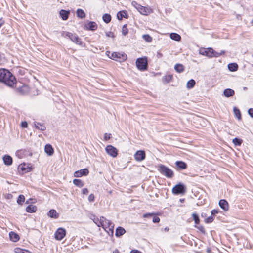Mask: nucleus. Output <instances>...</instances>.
I'll return each instance as SVG.
<instances>
[{"label": "nucleus", "mask_w": 253, "mask_h": 253, "mask_svg": "<svg viewBox=\"0 0 253 253\" xmlns=\"http://www.w3.org/2000/svg\"><path fill=\"white\" fill-rule=\"evenodd\" d=\"M18 169L19 172L22 174L26 173L31 170V168L25 163L20 164Z\"/></svg>", "instance_id": "12"}, {"label": "nucleus", "mask_w": 253, "mask_h": 253, "mask_svg": "<svg viewBox=\"0 0 253 253\" xmlns=\"http://www.w3.org/2000/svg\"><path fill=\"white\" fill-rule=\"evenodd\" d=\"M218 210H215V209H214V210H212L211 211V215H214L215 214H217L218 213Z\"/></svg>", "instance_id": "56"}, {"label": "nucleus", "mask_w": 253, "mask_h": 253, "mask_svg": "<svg viewBox=\"0 0 253 253\" xmlns=\"http://www.w3.org/2000/svg\"><path fill=\"white\" fill-rule=\"evenodd\" d=\"M48 215L51 218L57 219L59 217L58 213H57L56 211L53 209L50 210L48 213Z\"/></svg>", "instance_id": "27"}, {"label": "nucleus", "mask_w": 253, "mask_h": 253, "mask_svg": "<svg viewBox=\"0 0 253 253\" xmlns=\"http://www.w3.org/2000/svg\"><path fill=\"white\" fill-rule=\"evenodd\" d=\"M163 55L162 53L160 52H157V56L158 58H162L163 57Z\"/></svg>", "instance_id": "58"}, {"label": "nucleus", "mask_w": 253, "mask_h": 253, "mask_svg": "<svg viewBox=\"0 0 253 253\" xmlns=\"http://www.w3.org/2000/svg\"><path fill=\"white\" fill-rule=\"evenodd\" d=\"M160 221V219L158 216H154L153 218V222L154 223H159Z\"/></svg>", "instance_id": "51"}, {"label": "nucleus", "mask_w": 253, "mask_h": 253, "mask_svg": "<svg viewBox=\"0 0 253 253\" xmlns=\"http://www.w3.org/2000/svg\"><path fill=\"white\" fill-rule=\"evenodd\" d=\"M122 34L124 35H126L128 33V30L127 28V25L125 24L123 26L122 29Z\"/></svg>", "instance_id": "42"}, {"label": "nucleus", "mask_w": 253, "mask_h": 253, "mask_svg": "<svg viewBox=\"0 0 253 253\" xmlns=\"http://www.w3.org/2000/svg\"><path fill=\"white\" fill-rule=\"evenodd\" d=\"M126 233L125 229L122 227L119 226L116 228L115 236L117 237H119Z\"/></svg>", "instance_id": "23"}, {"label": "nucleus", "mask_w": 253, "mask_h": 253, "mask_svg": "<svg viewBox=\"0 0 253 253\" xmlns=\"http://www.w3.org/2000/svg\"><path fill=\"white\" fill-rule=\"evenodd\" d=\"M63 36L65 37L69 38L73 42L76 44L82 45L83 44V42L81 40V39L75 33L65 32L63 33Z\"/></svg>", "instance_id": "7"}, {"label": "nucleus", "mask_w": 253, "mask_h": 253, "mask_svg": "<svg viewBox=\"0 0 253 253\" xmlns=\"http://www.w3.org/2000/svg\"><path fill=\"white\" fill-rule=\"evenodd\" d=\"M192 218L195 222V225H198L200 223V219L198 217V215L196 213H193Z\"/></svg>", "instance_id": "38"}, {"label": "nucleus", "mask_w": 253, "mask_h": 253, "mask_svg": "<svg viewBox=\"0 0 253 253\" xmlns=\"http://www.w3.org/2000/svg\"><path fill=\"white\" fill-rule=\"evenodd\" d=\"M35 127L36 128H37L38 129H39L40 130L44 131L46 129V126L42 123H39V122L35 123Z\"/></svg>", "instance_id": "32"}, {"label": "nucleus", "mask_w": 253, "mask_h": 253, "mask_svg": "<svg viewBox=\"0 0 253 253\" xmlns=\"http://www.w3.org/2000/svg\"><path fill=\"white\" fill-rule=\"evenodd\" d=\"M26 253H32L31 252H30L29 250H26V251H25Z\"/></svg>", "instance_id": "60"}, {"label": "nucleus", "mask_w": 253, "mask_h": 253, "mask_svg": "<svg viewBox=\"0 0 253 253\" xmlns=\"http://www.w3.org/2000/svg\"><path fill=\"white\" fill-rule=\"evenodd\" d=\"M73 182L74 185L79 187H82L84 185L83 181L79 179H75L73 180Z\"/></svg>", "instance_id": "34"}, {"label": "nucleus", "mask_w": 253, "mask_h": 253, "mask_svg": "<svg viewBox=\"0 0 253 253\" xmlns=\"http://www.w3.org/2000/svg\"><path fill=\"white\" fill-rule=\"evenodd\" d=\"M28 154V151L26 149H21L16 151V155L19 158H23L27 156Z\"/></svg>", "instance_id": "19"}, {"label": "nucleus", "mask_w": 253, "mask_h": 253, "mask_svg": "<svg viewBox=\"0 0 253 253\" xmlns=\"http://www.w3.org/2000/svg\"><path fill=\"white\" fill-rule=\"evenodd\" d=\"M224 51L219 53L215 52L212 48H203L200 49V53L201 55L208 56L209 57H218L222 54H224Z\"/></svg>", "instance_id": "4"}, {"label": "nucleus", "mask_w": 253, "mask_h": 253, "mask_svg": "<svg viewBox=\"0 0 253 253\" xmlns=\"http://www.w3.org/2000/svg\"><path fill=\"white\" fill-rule=\"evenodd\" d=\"M103 20L106 23H109L111 20V16L109 14H105L102 17Z\"/></svg>", "instance_id": "36"}, {"label": "nucleus", "mask_w": 253, "mask_h": 253, "mask_svg": "<svg viewBox=\"0 0 253 253\" xmlns=\"http://www.w3.org/2000/svg\"><path fill=\"white\" fill-rule=\"evenodd\" d=\"M143 38L148 42H151L152 41V38L148 34L144 35Z\"/></svg>", "instance_id": "44"}, {"label": "nucleus", "mask_w": 253, "mask_h": 253, "mask_svg": "<svg viewBox=\"0 0 253 253\" xmlns=\"http://www.w3.org/2000/svg\"><path fill=\"white\" fill-rule=\"evenodd\" d=\"M9 237L10 240L14 242H17L20 239L19 235L13 231L9 233Z\"/></svg>", "instance_id": "26"}, {"label": "nucleus", "mask_w": 253, "mask_h": 253, "mask_svg": "<svg viewBox=\"0 0 253 253\" xmlns=\"http://www.w3.org/2000/svg\"><path fill=\"white\" fill-rule=\"evenodd\" d=\"M94 195L93 194H90L88 196V200L90 202H92L94 200Z\"/></svg>", "instance_id": "52"}, {"label": "nucleus", "mask_w": 253, "mask_h": 253, "mask_svg": "<svg viewBox=\"0 0 253 253\" xmlns=\"http://www.w3.org/2000/svg\"><path fill=\"white\" fill-rule=\"evenodd\" d=\"M106 153L113 158H116L118 156V151L116 148L111 145H107L105 148Z\"/></svg>", "instance_id": "9"}, {"label": "nucleus", "mask_w": 253, "mask_h": 253, "mask_svg": "<svg viewBox=\"0 0 253 253\" xmlns=\"http://www.w3.org/2000/svg\"><path fill=\"white\" fill-rule=\"evenodd\" d=\"M14 251L15 253H26V250L20 247H16L14 248Z\"/></svg>", "instance_id": "43"}, {"label": "nucleus", "mask_w": 253, "mask_h": 253, "mask_svg": "<svg viewBox=\"0 0 253 253\" xmlns=\"http://www.w3.org/2000/svg\"><path fill=\"white\" fill-rule=\"evenodd\" d=\"M82 192L84 194L87 195L88 193V190L87 188H84L82 190Z\"/></svg>", "instance_id": "55"}, {"label": "nucleus", "mask_w": 253, "mask_h": 253, "mask_svg": "<svg viewBox=\"0 0 253 253\" xmlns=\"http://www.w3.org/2000/svg\"><path fill=\"white\" fill-rule=\"evenodd\" d=\"M195 80L191 79L187 83V87L189 89L192 88L195 86Z\"/></svg>", "instance_id": "37"}, {"label": "nucleus", "mask_w": 253, "mask_h": 253, "mask_svg": "<svg viewBox=\"0 0 253 253\" xmlns=\"http://www.w3.org/2000/svg\"><path fill=\"white\" fill-rule=\"evenodd\" d=\"M232 142L235 145L240 146L243 142V140L238 138H235L233 139Z\"/></svg>", "instance_id": "41"}, {"label": "nucleus", "mask_w": 253, "mask_h": 253, "mask_svg": "<svg viewBox=\"0 0 253 253\" xmlns=\"http://www.w3.org/2000/svg\"><path fill=\"white\" fill-rule=\"evenodd\" d=\"M186 191V190L185 186L181 183L176 184L173 187L172 189V192L174 195H183L185 193Z\"/></svg>", "instance_id": "8"}, {"label": "nucleus", "mask_w": 253, "mask_h": 253, "mask_svg": "<svg viewBox=\"0 0 253 253\" xmlns=\"http://www.w3.org/2000/svg\"><path fill=\"white\" fill-rule=\"evenodd\" d=\"M0 82L8 86L14 87L17 81L10 71L5 69H0Z\"/></svg>", "instance_id": "2"}, {"label": "nucleus", "mask_w": 253, "mask_h": 253, "mask_svg": "<svg viewBox=\"0 0 253 253\" xmlns=\"http://www.w3.org/2000/svg\"><path fill=\"white\" fill-rule=\"evenodd\" d=\"M37 210V207L33 205H28L26 208V211L29 213L35 212Z\"/></svg>", "instance_id": "28"}, {"label": "nucleus", "mask_w": 253, "mask_h": 253, "mask_svg": "<svg viewBox=\"0 0 253 253\" xmlns=\"http://www.w3.org/2000/svg\"><path fill=\"white\" fill-rule=\"evenodd\" d=\"M135 63L137 69L141 71H146L148 69V60L146 56L137 59Z\"/></svg>", "instance_id": "6"}, {"label": "nucleus", "mask_w": 253, "mask_h": 253, "mask_svg": "<svg viewBox=\"0 0 253 253\" xmlns=\"http://www.w3.org/2000/svg\"><path fill=\"white\" fill-rule=\"evenodd\" d=\"M228 67L230 71L234 72L238 70V65L237 63H232L228 64Z\"/></svg>", "instance_id": "30"}, {"label": "nucleus", "mask_w": 253, "mask_h": 253, "mask_svg": "<svg viewBox=\"0 0 253 253\" xmlns=\"http://www.w3.org/2000/svg\"><path fill=\"white\" fill-rule=\"evenodd\" d=\"M106 35L109 37H112V38L114 37V33L112 32H108L106 33Z\"/></svg>", "instance_id": "53"}, {"label": "nucleus", "mask_w": 253, "mask_h": 253, "mask_svg": "<svg viewBox=\"0 0 253 253\" xmlns=\"http://www.w3.org/2000/svg\"><path fill=\"white\" fill-rule=\"evenodd\" d=\"M234 113L235 116L238 118V120H241V114L239 109L234 108Z\"/></svg>", "instance_id": "40"}, {"label": "nucleus", "mask_w": 253, "mask_h": 253, "mask_svg": "<svg viewBox=\"0 0 253 253\" xmlns=\"http://www.w3.org/2000/svg\"><path fill=\"white\" fill-rule=\"evenodd\" d=\"M113 253H120V252L118 249H116L115 251H113Z\"/></svg>", "instance_id": "59"}, {"label": "nucleus", "mask_w": 253, "mask_h": 253, "mask_svg": "<svg viewBox=\"0 0 253 253\" xmlns=\"http://www.w3.org/2000/svg\"><path fill=\"white\" fill-rule=\"evenodd\" d=\"M223 93L226 97H229L233 96L235 94V92L233 90L228 88L224 90Z\"/></svg>", "instance_id": "29"}, {"label": "nucleus", "mask_w": 253, "mask_h": 253, "mask_svg": "<svg viewBox=\"0 0 253 253\" xmlns=\"http://www.w3.org/2000/svg\"><path fill=\"white\" fill-rule=\"evenodd\" d=\"M3 160L4 164L6 166H10L13 162L12 158L9 155H4L3 157Z\"/></svg>", "instance_id": "21"}, {"label": "nucleus", "mask_w": 253, "mask_h": 253, "mask_svg": "<svg viewBox=\"0 0 253 253\" xmlns=\"http://www.w3.org/2000/svg\"><path fill=\"white\" fill-rule=\"evenodd\" d=\"M138 11L144 15H148L152 12V10L151 8L142 5Z\"/></svg>", "instance_id": "16"}, {"label": "nucleus", "mask_w": 253, "mask_h": 253, "mask_svg": "<svg viewBox=\"0 0 253 253\" xmlns=\"http://www.w3.org/2000/svg\"><path fill=\"white\" fill-rule=\"evenodd\" d=\"M131 4L133 6L136 8L137 9V10H138L140 7L141 6L140 4H138L136 1H134L132 2Z\"/></svg>", "instance_id": "47"}, {"label": "nucleus", "mask_w": 253, "mask_h": 253, "mask_svg": "<svg viewBox=\"0 0 253 253\" xmlns=\"http://www.w3.org/2000/svg\"><path fill=\"white\" fill-rule=\"evenodd\" d=\"M158 170L162 174L168 178H172L174 176L173 171L163 164L158 166Z\"/></svg>", "instance_id": "5"}, {"label": "nucleus", "mask_w": 253, "mask_h": 253, "mask_svg": "<svg viewBox=\"0 0 253 253\" xmlns=\"http://www.w3.org/2000/svg\"><path fill=\"white\" fill-rule=\"evenodd\" d=\"M213 217L212 215H211L205 219V222L206 223H211L213 221Z\"/></svg>", "instance_id": "46"}, {"label": "nucleus", "mask_w": 253, "mask_h": 253, "mask_svg": "<svg viewBox=\"0 0 253 253\" xmlns=\"http://www.w3.org/2000/svg\"><path fill=\"white\" fill-rule=\"evenodd\" d=\"M174 69L178 73H181L184 70V67L182 64H176L174 66Z\"/></svg>", "instance_id": "33"}, {"label": "nucleus", "mask_w": 253, "mask_h": 253, "mask_svg": "<svg viewBox=\"0 0 253 253\" xmlns=\"http://www.w3.org/2000/svg\"><path fill=\"white\" fill-rule=\"evenodd\" d=\"M194 227L195 228H197L202 233H204V234L205 233V228L204 227V226H198V225H195Z\"/></svg>", "instance_id": "45"}, {"label": "nucleus", "mask_w": 253, "mask_h": 253, "mask_svg": "<svg viewBox=\"0 0 253 253\" xmlns=\"http://www.w3.org/2000/svg\"><path fill=\"white\" fill-rule=\"evenodd\" d=\"M21 126L22 128H27L28 127V124L26 121H23L21 123Z\"/></svg>", "instance_id": "49"}, {"label": "nucleus", "mask_w": 253, "mask_h": 253, "mask_svg": "<svg viewBox=\"0 0 253 253\" xmlns=\"http://www.w3.org/2000/svg\"><path fill=\"white\" fill-rule=\"evenodd\" d=\"M248 113L250 116L253 118V108H250L248 110Z\"/></svg>", "instance_id": "54"}, {"label": "nucleus", "mask_w": 253, "mask_h": 253, "mask_svg": "<svg viewBox=\"0 0 253 253\" xmlns=\"http://www.w3.org/2000/svg\"><path fill=\"white\" fill-rule=\"evenodd\" d=\"M25 200V196L23 195H20L17 199V202L18 204L22 205Z\"/></svg>", "instance_id": "39"}, {"label": "nucleus", "mask_w": 253, "mask_h": 253, "mask_svg": "<svg viewBox=\"0 0 253 253\" xmlns=\"http://www.w3.org/2000/svg\"><path fill=\"white\" fill-rule=\"evenodd\" d=\"M251 24L252 26H253V19L251 20Z\"/></svg>", "instance_id": "61"}, {"label": "nucleus", "mask_w": 253, "mask_h": 253, "mask_svg": "<svg viewBox=\"0 0 253 253\" xmlns=\"http://www.w3.org/2000/svg\"><path fill=\"white\" fill-rule=\"evenodd\" d=\"M117 18L119 20H122V19L123 18L127 19L128 17V14L127 13V12L125 10H123V11L118 12L117 13Z\"/></svg>", "instance_id": "22"}, {"label": "nucleus", "mask_w": 253, "mask_h": 253, "mask_svg": "<svg viewBox=\"0 0 253 253\" xmlns=\"http://www.w3.org/2000/svg\"><path fill=\"white\" fill-rule=\"evenodd\" d=\"M111 137V134L110 133H105L104 136V139L105 141L109 140Z\"/></svg>", "instance_id": "48"}, {"label": "nucleus", "mask_w": 253, "mask_h": 253, "mask_svg": "<svg viewBox=\"0 0 253 253\" xmlns=\"http://www.w3.org/2000/svg\"><path fill=\"white\" fill-rule=\"evenodd\" d=\"M220 207L224 211H227L229 210V205L228 202L225 199H221L219 202Z\"/></svg>", "instance_id": "15"}, {"label": "nucleus", "mask_w": 253, "mask_h": 253, "mask_svg": "<svg viewBox=\"0 0 253 253\" xmlns=\"http://www.w3.org/2000/svg\"><path fill=\"white\" fill-rule=\"evenodd\" d=\"M170 37L172 40L177 42L180 41L181 39L180 35L175 33H171L170 34Z\"/></svg>", "instance_id": "31"}, {"label": "nucleus", "mask_w": 253, "mask_h": 253, "mask_svg": "<svg viewBox=\"0 0 253 253\" xmlns=\"http://www.w3.org/2000/svg\"><path fill=\"white\" fill-rule=\"evenodd\" d=\"M177 170L185 169L187 168V164L182 161H177L175 163Z\"/></svg>", "instance_id": "17"}, {"label": "nucleus", "mask_w": 253, "mask_h": 253, "mask_svg": "<svg viewBox=\"0 0 253 253\" xmlns=\"http://www.w3.org/2000/svg\"><path fill=\"white\" fill-rule=\"evenodd\" d=\"M60 15L63 20H66L69 17V11L62 9L60 11Z\"/></svg>", "instance_id": "24"}, {"label": "nucleus", "mask_w": 253, "mask_h": 253, "mask_svg": "<svg viewBox=\"0 0 253 253\" xmlns=\"http://www.w3.org/2000/svg\"><path fill=\"white\" fill-rule=\"evenodd\" d=\"M85 27L87 30L91 31L96 30L98 27L97 24L93 21L88 22L85 24Z\"/></svg>", "instance_id": "18"}, {"label": "nucleus", "mask_w": 253, "mask_h": 253, "mask_svg": "<svg viewBox=\"0 0 253 253\" xmlns=\"http://www.w3.org/2000/svg\"><path fill=\"white\" fill-rule=\"evenodd\" d=\"M66 235V230L62 228H58L55 232V238L57 240L60 241L64 238Z\"/></svg>", "instance_id": "10"}, {"label": "nucleus", "mask_w": 253, "mask_h": 253, "mask_svg": "<svg viewBox=\"0 0 253 253\" xmlns=\"http://www.w3.org/2000/svg\"><path fill=\"white\" fill-rule=\"evenodd\" d=\"M155 214L154 213H147L143 215V218H147L150 216H152L153 215H154Z\"/></svg>", "instance_id": "50"}, {"label": "nucleus", "mask_w": 253, "mask_h": 253, "mask_svg": "<svg viewBox=\"0 0 253 253\" xmlns=\"http://www.w3.org/2000/svg\"><path fill=\"white\" fill-rule=\"evenodd\" d=\"M90 219L98 227H102L110 236H113L114 225L111 220L104 216H100L99 218L95 215H92Z\"/></svg>", "instance_id": "1"}, {"label": "nucleus", "mask_w": 253, "mask_h": 253, "mask_svg": "<svg viewBox=\"0 0 253 253\" xmlns=\"http://www.w3.org/2000/svg\"><path fill=\"white\" fill-rule=\"evenodd\" d=\"M88 169L85 168L76 171L74 173V176L75 177H81L83 176H86L88 174Z\"/></svg>", "instance_id": "13"}, {"label": "nucleus", "mask_w": 253, "mask_h": 253, "mask_svg": "<svg viewBox=\"0 0 253 253\" xmlns=\"http://www.w3.org/2000/svg\"><path fill=\"white\" fill-rule=\"evenodd\" d=\"M16 90L21 94H27L30 92V87L27 85L23 84L21 86L18 87Z\"/></svg>", "instance_id": "14"}, {"label": "nucleus", "mask_w": 253, "mask_h": 253, "mask_svg": "<svg viewBox=\"0 0 253 253\" xmlns=\"http://www.w3.org/2000/svg\"><path fill=\"white\" fill-rule=\"evenodd\" d=\"M173 80V75L172 74H167L162 78V81L164 83L167 84L172 81Z\"/></svg>", "instance_id": "25"}, {"label": "nucleus", "mask_w": 253, "mask_h": 253, "mask_svg": "<svg viewBox=\"0 0 253 253\" xmlns=\"http://www.w3.org/2000/svg\"><path fill=\"white\" fill-rule=\"evenodd\" d=\"M76 13L77 16L80 18H84L85 17V12L81 9H78Z\"/></svg>", "instance_id": "35"}, {"label": "nucleus", "mask_w": 253, "mask_h": 253, "mask_svg": "<svg viewBox=\"0 0 253 253\" xmlns=\"http://www.w3.org/2000/svg\"><path fill=\"white\" fill-rule=\"evenodd\" d=\"M45 152L49 156H51L54 153V149L51 145L48 144L45 146Z\"/></svg>", "instance_id": "20"}, {"label": "nucleus", "mask_w": 253, "mask_h": 253, "mask_svg": "<svg viewBox=\"0 0 253 253\" xmlns=\"http://www.w3.org/2000/svg\"><path fill=\"white\" fill-rule=\"evenodd\" d=\"M107 56L111 59L119 62H123L127 60V56L124 52H114L111 53L107 51Z\"/></svg>", "instance_id": "3"}, {"label": "nucleus", "mask_w": 253, "mask_h": 253, "mask_svg": "<svg viewBox=\"0 0 253 253\" xmlns=\"http://www.w3.org/2000/svg\"><path fill=\"white\" fill-rule=\"evenodd\" d=\"M134 159L136 161L140 162L144 160L146 157L145 152L143 150L136 151L134 155Z\"/></svg>", "instance_id": "11"}, {"label": "nucleus", "mask_w": 253, "mask_h": 253, "mask_svg": "<svg viewBox=\"0 0 253 253\" xmlns=\"http://www.w3.org/2000/svg\"><path fill=\"white\" fill-rule=\"evenodd\" d=\"M130 253H142L140 251L137 250H132Z\"/></svg>", "instance_id": "57"}]
</instances>
